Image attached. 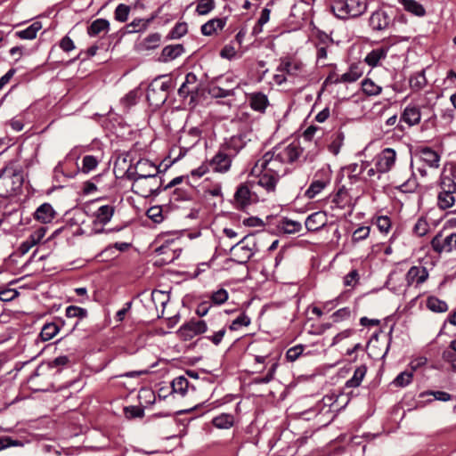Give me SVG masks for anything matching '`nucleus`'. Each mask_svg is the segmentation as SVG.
<instances>
[{
  "label": "nucleus",
  "mask_w": 456,
  "mask_h": 456,
  "mask_svg": "<svg viewBox=\"0 0 456 456\" xmlns=\"http://www.w3.org/2000/svg\"><path fill=\"white\" fill-rule=\"evenodd\" d=\"M368 8V0H333L330 9L339 19L357 18Z\"/></svg>",
  "instance_id": "nucleus-1"
},
{
  "label": "nucleus",
  "mask_w": 456,
  "mask_h": 456,
  "mask_svg": "<svg viewBox=\"0 0 456 456\" xmlns=\"http://www.w3.org/2000/svg\"><path fill=\"white\" fill-rule=\"evenodd\" d=\"M22 175L11 167L0 170V198L14 196L21 189Z\"/></svg>",
  "instance_id": "nucleus-2"
},
{
  "label": "nucleus",
  "mask_w": 456,
  "mask_h": 456,
  "mask_svg": "<svg viewBox=\"0 0 456 456\" xmlns=\"http://www.w3.org/2000/svg\"><path fill=\"white\" fill-rule=\"evenodd\" d=\"M256 251H258V248L256 237L253 234L245 235L231 248L234 261L240 265L247 264Z\"/></svg>",
  "instance_id": "nucleus-3"
},
{
  "label": "nucleus",
  "mask_w": 456,
  "mask_h": 456,
  "mask_svg": "<svg viewBox=\"0 0 456 456\" xmlns=\"http://www.w3.org/2000/svg\"><path fill=\"white\" fill-rule=\"evenodd\" d=\"M283 164L281 159L277 158V153L273 149L265 152L261 159H257L252 167L251 173H257L258 171H265L276 176L281 177L283 174Z\"/></svg>",
  "instance_id": "nucleus-4"
},
{
  "label": "nucleus",
  "mask_w": 456,
  "mask_h": 456,
  "mask_svg": "<svg viewBox=\"0 0 456 456\" xmlns=\"http://www.w3.org/2000/svg\"><path fill=\"white\" fill-rule=\"evenodd\" d=\"M364 73V68L360 62L350 64L348 70L342 75H338L335 70L330 71L323 82V86L333 84H351L357 81Z\"/></svg>",
  "instance_id": "nucleus-5"
},
{
  "label": "nucleus",
  "mask_w": 456,
  "mask_h": 456,
  "mask_svg": "<svg viewBox=\"0 0 456 456\" xmlns=\"http://www.w3.org/2000/svg\"><path fill=\"white\" fill-rule=\"evenodd\" d=\"M332 171L330 166L323 167L317 170L314 175L313 181L305 192L307 199H314L320 194L331 182Z\"/></svg>",
  "instance_id": "nucleus-6"
},
{
  "label": "nucleus",
  "mask_w": 456,
  "mask_h": 456,
  "mask_svg": "<svg viewBox=\"0 0 456 456\" xmlns=\"http://www.w3.org/2000/svg\"><path fill=\"white\" fill-rule=\"evenodd\" d=\"M162 180L157 176L142 178L132 184V191L142 197L147 198L158 195L161 191Z\"/></svg>",
  "instance_id": "nucleus-7"
},
{
  "label": "nucleus",
  "mask_w": 456,
  "mask_h": 456,
  "mask_svg": "<svg viewBox=\"0 0 456 456\" xmlns=\"http://www.w3.org/2000/svg\"><path fill=\"white\" fill-rule=\"evenodd\" d=\"M218 84L212 82L208 89V94L215 99L234 96L238 85L232 77H226L224 79L219 78Z\"/></svg>",
  "instance_id": "nucleus-8"
},
{
  "label": "nucleus",
  "mask_w": 456,
  "mask_h": 456,
  "mask_svg": "<svg viewBox=\"0 0 456 456\" xmlns=\"http://www.w3.org/2000/svg\"><path fill=\"white\" fill-rule=\"evenodd\" d=\"M430 244L437 254L450 253L456 249V232H439L431 240Z\"/></svg>",
  "instance_id": "nucleus-9"
},
{
  "label": "nucleus",
  "mask_w": 456,
  "mask_h": 456,
  "mask_svg": "<svg viewBox=\"0 0 456 456\" xmlns=\"http://www.w3.org/2000/svg\"><path fill=\"white\" fill-rule=\"evenodd\" d=\"M277 153V158L289 164L296 162L303 154V148L299 142L294 141L288 145H279L273 148Z\"/></svg>",
  "instance_id": "nucleus-10"
},
{
  "label": "nucleus",
  "mask_w": 456,
  "mask_h": 456,
  "mask_svg": "<svg viewBox=\"0 0 456 456\" xmlns=\"http://www.w3.org/2000/svg\"><path fill=\"white\" fill-rule=\"evenodd\" d=\"M394 25V18L383 9L373 12L369 19V26L375 32L386 31Z\"/></svg>",
  "instance_id": "nucleus-11"
},
{
  "label": "nucleus",
  "mask_w": 456,
  "mask_h": 456,
  "mask_svg": "<svg viewBox=\"0 0 456 456\" xmlns=\"http://www.w3.org/2000/svg\"><path fill=\"white\" fill-rule=\"evenodd\" d=\"M256 201L257 196L251 191L248 183H241L238 186L234 194V205L237 209L243 210Z\"/></svg>",
  "instance_id": "nucleus-12"
},
{
  "label": "nucleus",
  "mask_w": 456,
  "mask_h": 456,
  "mask_svg": "<svg viewBox=\"0 0 456 456\" xmlns=\"http://www.w3.org/2000/svg\"><path fill=\"white\" fill-rule=\"evenodd\" d=\"M170 87L171 80L161 81L159 78H156L148 87L147 99L163 103L167 98Z\"/></svg>",
  "instance_id": "nucleus-13"
},
{
  "label": "nucleus",
  "mask_w": 456,
  "mask_h": 456,
  "mask_svg": "<svg viewBox=\"0 0 456 456\" xmlns=\"http://www.w3.org/2000/svg\"><path fill=\"white\" fill-rule=\"evenodd\" d=\"M207 330L208 325L205 321L191 319L179 328L178 334L183 340H190L197 335L205 333Z\"/></svg>",
  "instance_id": "nucleus-14"
},
{
  "label": "nucleus",
  "mask_w": 456,
  "mask_h": 456,
  "mask_svg": "<svg viewBox=\"0 0 456 456\" xmlns=\"http://www.w3.org/2000/svg\"><path fill=\"white\" fill-rule=\"evenodd\" d=\"M396 151L392 148H385L376 157L375 167L379 173L389 172L396 161Z\"/></svg>",
  "instance_id": "nucleus-15"
},
{
  "label": "nucleus",
  "mask_w": 456,
  "mask_h": 456,
  "mask_svg": "<svg viewBox=\"0 0 456 456\" xmlns=\"http://www.w3.org/2000/svg\"><path fill=\"white\" fill-rule=\"evenodd\" d=\"M304 63L291 56H285L280 59L277 71L286 73L289 76L298 77L304 72Z\"/></svg>",
  "instance_id": "nucleus-16"
},
{
  "label": "nucleus",
  "mask_w": 456,
  "mask_h": 456,
  "mask_svg": "<svg viewBox=\"0 0 456 456\" xmlns=\"http://www.w3.org/2000/svg\"><path fill=\"white\" fill-rule=\"evenodd\" d=\"M419 161L429 168H438L440 166V154L430 147H419L416 151Z\"/></svg>",
  "instance_id": "nucleus-17"
},
{
  "label": "nucleus",
  "mask_w": 456,
  "mask_h": 456,
  "mask_svg": "<svg viewBox=\"0 0 456 456\" xmlns=\"http://www.w3.org/2000/svg\"><path fill=\"white\" fill-rule=\"evenodd\" d=\"M200 92V84L198 77L193 72H189L185 76V80L178 89V94L181 97L186 98L191 96V99L195 98Z\"/></svg>",
  "instance_id": "nucleus-18"
},
{
  "label": "nucleus",
  "mask_w": 456,
  "mask_h": 456,
  "mask_svg": "<svg viewBox=\"0 0 456 456\" xmlns=\"http://www.w3.org/2000/svg\"><path fill=\"white\" fill-rule=\"evenodd\" d=\"M57 216V212L53 207L47 202L41 204L34 212L33 217L37 222L47 224L52 223Z\"/></svg>",
  "instance_id": "nucleus-19"
},
{
  "label": "nucleus",
  "mask_w": 456,
  "mask_h": 456,
  "mask_svg": "<svg viewBox=\"0 0 456 456\" xmlns=\"http://www.w3.org/2000/svg\"><path fill=\"white\" fill-rule=\"evenodd\" d=\"M428 278V269L424 266H411L405 275V280L408 286L416 283L417 285L422 284Z\"/></svg>",
  "instance_id": "nucleus-20"
},
{
  "label": "nucleus",
  "mask_w": 456,
  "mask_h": 456,
  "mask_svg": "<svg viewBox=\"0 0 456 456\" xmlns=\"http://www.w3.org/2000/svg\"><path fill=\"white\" fill-rule=\"evenodd\" d=\"M232 165L231 157L223 151H218L213 159L209 161V166L215 172L224 173L227 172Z\"/></svg>",
  "instance_id": "nucleus-21"
},
{
  "label": "nucleus",
  "mask_w": 456,
  "mask_h": 456,
  "mask_svg": "<svg viewBox=\"0 0 456 456\" xmlns=\"http://www.w3.org/2000/svg\"><path fill=\"white\" fill-rule=\"evenodd\" d=\"M327 224V216L324 212L318 211L307 216L305 222V228L309 232H317Z\"/></svg>",
  "instance_id": "nucleus-22"
},
{
  "label": "nucleus",
  "mask_w": 456,
  "mask_h": 456,
  "mask_svg": "<svg viewBox=\"0 0 456 456\" xmlns=\"http://www.w3.org/2000/svg\"><path fill=\"white\" fill-rule=\"evenodd\" d=\"M421 112L418 106L408 105L400 117V122L406 123L409 126L418 125L420 122Z\"/></svg>",
  "instance_id": "nucleus-23"
},
{
  "label": "nucleus",
  "mask_w": 456,
  "mask_h": 456,
  "mask_svg": "<svg viewBox=\"0 0 456 456\" xmlns=\"http://www.w3.org/2000/svg\"><path fill=\"white\" fill-rule=\"evenodd\" d=\"M115 212V207L113 205H102L98 208L94 213V225L97 224L105 225L112 218Z\"/></svg>",
  "instance_id": "nucleus-24"
},
{
  "label": "nucleus",
  "mask_w": 456,
  "mask_h": 456,
  "mask_svg": "<svg viewBox=\"0 0 456 456\" xmlns=\"http://www.w3.org/2000/svg\"><path fill=\"white\" fill-rule=\"evenodd\" d=\"M259 176L258 185L263 187L267 192H274L276 190V185L281 177L276 176L273 174H269L265 171H258L255 173Z\"/></svg>",
  "instance_id": "nucleus-25"
},
{
  "label": "nucleus",
  "mask_w": 456,
  "mask_h": 456,
  "mask_svg": "<svg viewBox=\"0 0 456 456\" xmlns=\"http://www.w3.org/2000/svg\"><path fill=\"white\" fill-rule=\"evenodd\" d=\"M456 194L452 188V184L448 186V190L443 189L437 197V205L441 209H447L455 205Z\"/></svg>",
  "instance_id": "nucleus-26"
},
{
  "label": "nucleus",
  "mask_w": 456,
  "mask_h": 456,
  "mask_svg": "<svg viewBox=\"0 0 456 456\" xmlns=\"http://www.w3.org/2000/svg\"><path fill=\"white\" fill-rule=\"evenodd\" d=\"M366 372L367 367L365 365L358 366L354 370L353 377L346 382L343 387L344 393L349 395L351 393L350 391H348L349 389L360 387L363 378L366 375Z\"/></svg>",
  "instance_id": "nucleus-27"
},
{
  "label": "nucleus",
  "mask_w": 456,
  "mask_h": 456,
  "mask_svg": "<svg viewBox=\"0 0 456 456\" xmlns=\"http://www.w3.org/2000/svg\"><path fill=\"white\" fill-rule=\"evenodd\" d=\"M184 52V47L181 44L167 45L163 48L159 61L162 62L171 61Z\"/></svg>",
  "instance_id": "nucleus-28"
},
{
  "label": "nucleus",
  "mask_w": 456,
  "mask_h": 456,
  "mask_svg": "<svg viewBox=\"0 0 456 456\" xmlns=\"http://www.w3.org/2000/svg\"><path fill=\"white\" fill-rule=\"evenodd\" d=\"M136 169H139V175L142 178L157 176L159 173V167L148 159H140L136 163Z\"/></svg>",
  "instance_id": "nucleus-29"
},
{
  "label": "nucleus",
  "mask_w": 456,
  "mask_h": 456,
  "mask_svg": "<svg viewBox=\"0 0 456 456\" xmlns=\"http://www.w3.org/2000/svg\"><path fill=\"white\" fill-rule=\"evenodd\" d=\"M250 107L256 111L264 112L269 103L267 96L261 93H252L248 95Z\"/></svg>",
  "instance_id": "nucleus-30"
},
{
  "label": "nucleus",
  "mask_w": 456,
  "mask_h": 456,
  "mask_svg": "<svg viewBox=\"0 0 456 456\" xmlns=\"http://www.w3.org/2000/svg\"><path fill=\"white\" fill-rule=\"evenodd\" d=\"M226 18H215L201 26V33L204 36H212L218 30L224 28L226 24Z\"/></svg>",
  "instance_id": "nucleus-31"
},
{
  "label": "nucleus",
  "mask_w": 456,
  "mask_h": 456,
  "mask_svg": "<svg viewBox=\"0 0 456 456\" xmlns=\"http://www.w3.org/2000/svg\"><path fill=\"white\" fill-rule=\"evenodd\" d=\"M388 48L380 47L371 50L364 58V62L370 67H377L379 61L387 58Z\"/></svg>",
  "instance_id": "nucleus-32"
},
{
  "label": "nucleus",
  "mask_w": 456,
  "mask_h": 456,
  "mask_svg": "<svg viewBox=\"0 0 456 456\" xmlns=\"http://www.w3.org/2000/svg\"><path fill=\"white\" fill-rule=\"evenodd\" d=\"M110 29V22L105 19H96L87 28V34L90 37H96L102 33H107Z\"/></svg>",
  "instance_id": "nucleus-33"
},
{
  "label": "nucleus",
  "mask_w": 456,
  "mask_h": 456,
  "mask_svg": "<svg viewBox=\"0 0 456 456\" xmlns=\"http://www.w3.org/2000/svg\"><path fill=\"white\" fill-rule=\"evenodd\" d=\"M160 40L161 35L159 33H152L137 45V49L139 51H149L156 49L159 47Z\"/></svg>",
  "instance_id": "nucleus-34"
},
{
  "label": "nucleus",
  "mask_w": 456,
  "mask_h": 456,
  "mask_svg": "<svg viewBox=\"0 0 456 456\" xmlns=\"http://www.w3.org/2000/svg\"><path fill=\"white\" fill-rule=\"evenodd\" d=\"M426 306L428 310L434 313H445L448 311V305L445 301L438 298L436 296H429L426 300Z\"/></svg>",
  "instance_id": "nucleus-35"
},
{
  "label": "nucleus",
  "mask_w": 456,
  "mask_h": 456,
  "mask_svg": "<svg viewBox=\"0 0 456 456\" xmlns=\"http://www.w3.org/2000/svg\"><path fill=\"white\" fill-rule=\"evenodd\" d=\"M154 17L149 19H134L126 27L127 33H139L145 31L153 20Z\"/></svg>",
  "instance_id": "nucleus-36"
},
{
  "label": "nucleus",
  "mask_w": 456,
  "mask_h": 456,
  "mask_svg": "<svg viewBox=\"0 0 456 456\" xmlns=\"http://www.w3.org/2000/svg\"><path fill=\"white\" fill-rule=\"evenodd\" d=\"M345 140V134L342 131L338 130L334 132L330 135V142L328 144V150L333 155H338L340 151V149L343 145Z\"/></svg>",
  "instance_id": "nucleus-37"
},
{
  "label": "nucleus",
  "mask_w": 456,
  "mask_h": 456,
  "mask_svg": "<svg viewBox=\"0 0 456 456\" xmlns=\"http://www.w3.org/2000/svg\"><path fill=\"white\" fill-rule=\"evenodd\" d=\"M42 28V24L39 21H35L28 28L16 32V36L21 39L31 40L37 37V32Z\"/></svg>",
  "instance_id": "nucleus-38"
},
{
  "label": "nucleus",
  "mask_w": 456,
  "mask_h": 456,
  "mask_svg": "<svg viewBox=\"0 0 456 456\" xmlns=\"http://www.w3.org/2000/svg\"><path fill=\"white\" fill-rule=\"evenodd\" d=\"M212 424L221 429H227L233 426L234 417L229 413H222L212 419Z\"/></svg>",
  "instance_id": "nucleus-39"
},
{
  "label": "nucleus",
  "mask_w": 456,
  "mask_h": 456,
  "mask_svg": "<svg viewBox=\"0 0 456 456\" xmlns=\"http://www.w3.org/2000/svg\"><path fill=\"white\" fill-rule=\"evenodd\" d=\"M400 3L407 12L416 16L422 17L426 14L423 5L415 0H400Z\"/></svg>",
  "instance_id": "nucleus-40"
},
{
  "label": "nucleus",
  "mask_w": 456,
  "mask_h": 456,
  "mask_svg": "<svg viewBox=\"0 0 456 456\" xmlns=\"http://www.w3.org/2000/svg\"><path fill=\"white\" fill-rule=\"evenodd\" d=\"M361 85L363 94H365L368 96H377L379 95L382 92V87L377 85L370 78H364L362 81Z\"/></svg>",
  "instance_id": "nucleus-41"
},
{
  "label": "nucleus",
  "mask_w": 456,
  "mask_h": 456,
  "mask_svg": "<svg viewBox=\"0 0 456 456\" xmlns=\"http://www.w3.org/2000/svg\"><path fill=\"white\" fill-rule=\"evenodd\" d=\"M210 329L213 330V334L207 336L206 338L211 341L215 346H218L222 342L226 333V326L223 325L217 329V327L212 322H210Z\"/></svg>",
  "instance_id": "nucleus-42"
},
{
  "label": "nucleus",
  "mask_w": 456,
  "mask_h": 456,
  "mask_svg": "<svg viewBox=\"0 0 456 456\" xmlns=\"http://www.w3.org/2000/svg\"><path fill=\"white\" fill-rule=\"evenodd\" d=\"M59 333V326L55 324L54 321L52 322L45 323L39 334L43 341L51 340L54 336Z\"/></svg>",
  "instance_id": "nucleus-43"
},
{
  "label": "nucleus",
  "mask_w": 456,
  "mask_h": 456,
  "mask_svg": "<svg viewBox=\"0 0 456 456\" xmlns=\"http://www.w3.org/2000/svg\"><path fill=\"white\" fill-rule=\"evenodd\" d=\"M171 387L174 393L184 395L189 387V381L185 377L179 376L172 381Z\"/></svg>",
  "instance_id": "nucleus-44"
},
{
  "label": "nucleus",
  "mask_w": 456,
  "mask_h": 456,
  "mask_svg": "<svg viewBox=\"0 0 456 456\" xmlns=\"http://www.w3.org/2000/svg\"><path fill=\"white\" fill-rule=\"evenodd\" d=\"M409 82L411 89L416 91L421 90L427 85V79L424 71H419L413 74L410 77Z\"/></svg>",
  "instance_id": "nucleus-45"
},
{
  "label": "nucleus",
  "mask_w": 456,
  "mask_h": 456,
  "mask_svg": "<svg viewBox=\"0 0 456 456\" xmlns=\"http://www.w3.org/2000/svg\"><path fill=\"white\" fill-rule=\"evenodd\" d=\"M280 227L285 233H296L301 230L302 225L297 221L284 218L281 220Z\"/></svg>",
  "instance_id": "nucleus-46"
},
{
  "label": "nucleus",
  "mask_w": 456,
  "mask_h": 456,
  "mask_svg": "<svg viewBox=\"0 0 456 456\" xmlns=\"http://www.w3.org/2000/svg\"><path fill=\"white\" fill-rule=\"evenodd\" d=\"M99 164V160L93 155H86L82 159L81 171L85 174L94 170Z\"/></svg>",
  "instance_id": "nucleus-47"
},
{
  "label": "nucleus",
  "mask_w": 456,
  "mask_h": 456,
  "mask_svg": "<svg viewBox=\"0 0 456 456\" xmlns=\"http://www.w3.org/2000/svg\"><path fill=\"white\" fill-rule=\"evenodd\" d=\"M65 314L68 319L77 318L78 320H82L87 316L86 309L76 305L68 306Z\"/></svg>",
  "instance_id": "nucleus-48"
},
{
  "label": "nucleus",
  "mask_w": 456,
  "mask_h": 456,
  "mask_svg": "<svg viewBox=\"0 0 456 456\" xmlns=\"http://www.w3.org/2000/svg\"><path fill=\"white\" fill-rule=\"evenodd\" d=\"M347 197L348 193L345 187L343 186L342 188L338 189L337 193L334 195L331 202L335 205V208L342 209L346 205Z\"/></svg>",
  "instance_id": "nucleus-49"
},
{
  "label": "nucleus",
  "mask_w": 456,
  "mask_h": 456,
  "mask_svg": "<svg viewBox=\"0 0 456 456\" xmlns=\"http://www.w3.org/2000/svg\"><path fill=\"white\" fill-rule=\"evenodd\" d=\"M250 322V318L245 313H240V315L232 322L229 329L231 330H238L241 327H248Z\"/></svg>",
  "instance_id": "nucleus-50"
},
{
  "label": "nucleus",
  "mask_w": 456,
  "mask_h": 456,
  "mask_svg": "<svg viewBox=\"0 0 456 456\" xmlns=\"http://www.w3.org/2000/svg\"><path fill=\"white\" fill-rule=\"evenodd\" d=\"M214 0H197L196 12L199 15H206L215 8Z\"/></svg>",
  "instance_id": "nucleus-51"
},
{
  "label": "nucleus",
  "mask_w": 456,
  "mask_h": 456,
  "mask_svg": "<svg viewBox=\"0 0 456 456\" xmlns=\"http://www.w3.org/2000/svg\"><path fill=\"white\" fill-rule=\"evenodd\" d=\"M413 378L412 371H403L394 379L393 384L398 387H404L408 386Z\"/></svg>",
  "instance_id": "nucleus-52"
},
{
  "label": "nucleus",
  "mask_w": 456,
  "mask_h": 456,
  "mask_svg": "<svg viewBox=\"0 0 456 456\" xmlns=\"http://www.w3.org/2000/svg\"><path fill=\"white\" fill-rule=\"evenodd\" d=\"M426 395H433L435 400H438V401H442V402H448V401L452 400V395L447 392L432 391V390L421 392L419 395V397L423 398Z\"/></svg>",
  "instance_id": "nucleus-53"
},
{
  "label": "nucleus",
  "mask_w": 456,
  "mask_h": 456,
  "mask_svg": "<svg viewBox=\"0 0 456 456\" xmlns=\"http://www.w3.org/2000/svg\"><path fill=\"white\" fill-rule=\"evenodd\" d=\"M130 12V7L125 4H119L114 12L115 19L118 21L125 22L127 20Z\"/></svg>",
  "instance_id": "nucleus-54"
},
{
  "label": "nucleus",
  "mask_w": 456,
  "mask_h": 456,
  "mask_svg": "<svg viewBox=\"0 0 456 456\" xmlns=\"http://www.w3.org/2000/svg\"><path fill=\"white\" fill-rule=\"evenodd\" d=\"M429 230L428 223L424 218H419L413 226V233L419 237H422L428 233Z\"/></svg>",
  "instance_id": "nucleus-55"
},
{
  "label": "nucleus",
  "mask_w": 456,
  "mask_h": 456,
  "mask_svg": "<svg viewBox=\"0 0 456 456\" xmlns=\"http://www.w3.org/2000/svg\"><path fill=\"white\" fill-rule=\"evenodd\" d=\"M277 367H278V363L273 362L271 367L269 368L266 375L264 377L255 378L254 382L256 384H267V383L271 382L274 378V374L276 372Z\"/></svg>",
  "instance_id": "nucleus-56"
},
{
  "label": "nucleus",
  "mask_w": 456,
  "mask_h": 456,
  "mask_svg": "<svg viewBox=\"0 0 456 456\" xmlns=\"http://www.w3.org/2000/svg\"><path fill=\"white\" fill-rule=\"evenodd\" d=\"M370 232V226H361L357 228L352 235V241L356 243L369 237Z\"/></svg>",
  "instance_id": "nucleus-57"
},
{
  "label": "nucleus",
  "mask_w": 456,
  "mask_h": 456,
  "mask_svg": "<svg viewBox=\"0 0 456 456\" xmlns=\"http://www.w3.org/2000/svg\"><path fill=\"white\" fill-rule=\"evenodd\" d=\"M211 302L215 305H222L228 299V292L224 289H219L211 294Z\"/></svg>",
  "instance_id": "nucleus-58"
},
{
  "label": "nucleus",
  "mask_w": 456,
  "mask_h": 456,
  "mask_svg": "<svg viewBox=\"0 0 456 456\" xmlns=\"http://www.w3.org/2000/svg\"><path fill=\"white\" fill-rule=\"evenodd\" d=\"M125 415L127 419L142 418L144 415V410L140 406H127L124 409Z\"/></svg>",
  "instance_id": "nucleus-59"
},
{
  "label": "nucleus",
  "mask_w": 456,
  "mask_h": 456,
  "mask_svg": "<svg viewBox=\"0 0 456 456\" xmlns=\"http://www.w3.org/2000/svg\"><path fill=\"white\" fill-rule=\"evenodd\" d=\"M304 346L302 345H297L293 347H290L286 352V359L292 362L298 359V357L303 354Z\"/></svg>",
  "instance_id": "nucleus-60"
},
{
  "label": "nucleus",
  "mask_w": 456,
  "mask_h": 456,
  "mask_svg": "<svg viewBox=\"0 0 456 456\" xmlns=\"http://www.w3.org/2000/svg\"><path fill=\"white\" fill-rule=\"evenodd\" d=\"M376 225L381 232L387 233L391 227V220L387 216H380L376 219Z\"/></svg>",
  "instance_id": "nucleus-61"
},
{
  "label": "nucleus",
  "mask_w": 456,
  "mask_h": 456,
  "mask_svg": "<svg viewBox=\"0 0 456 456\" xmlns=\"http://www.w3.org/2000/svg\"><path fill=\"white\" fill-rule=\"evenodd\" d=\"M147 216L154 223H160L163 219L162 209L159 206L150 208L146 213Z\"/></svg>",
  "instance_id": "nucleus-62"
},
{
  "label": "nucleus",
  "mask_w": 456,
  "mask_h": 456,
  "mask_svg": "<svg viewBox=\"0 0 456 456\" xmlns=\"http://www.w3.org/2000/svg\"><path fill=\"white\" fill-rule=\"evenodd\" d=\"M226 146L229 150H232L235 153L239 152L244 146L240 136H232L227 142Z\"/></svg>",
  "instance_id": "nucleus-63"
},
{
  "label": "nucleus",
  "mask_w": 456,
  "mask_h": 456,
  "mask_svg": "<svg viewBox=\"0 0 456 456\" xmlns=\"http://www.w3.org/2000/svg\"><path fill=\"white\" fill-rule=\"evenodd\" d=\"M186 33H187V24L184 22L177 23L171 30L170 37H171V38H180Z\"/></svg>",
  "instance_id": "nucleus-64"
}]
</instances>
